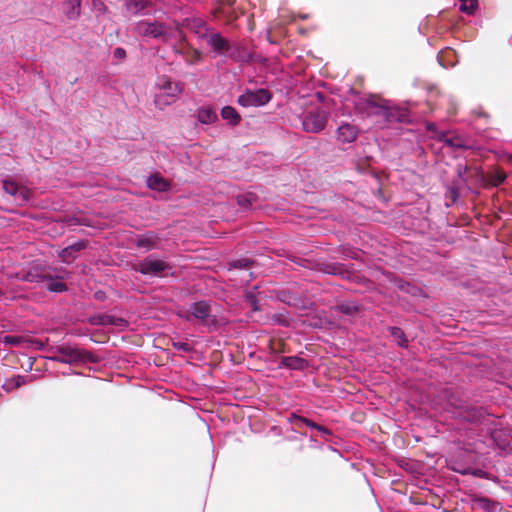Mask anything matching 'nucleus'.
Returning <instances> with one entry per match:
<instances>
[{
	"instance_id": "f257e3e1",
	"label": "nucleus",
	"mask_w": 512,
	"mask_h": 512,
	"mask_svg": "<svg viewBox=\"0 0 512 512\" xmlns=\"http://www.w3.org/2000/svg\"><path fill=\"white\" fill-rule=\"evenodd\" d=\"M183 92V85L166 75L157 78L155 83L154 104L159 110L175 103Z\"/></svg>"
},
{
	"instance_id": "f03ea898",
	"label": "nucleus",
	"mask_w": 512,
	"mask_h": 512,
	"mask_svg": "<svg viewBox=\"0 0 512 512\" xmlns=\"http://www.w3.org/2000/svg\"><path fill=\"white\" fill-rule=\"evenodd\" d=\"M327 123V112L323 109L315 108L307 111L302 120L303 130L308 133H319Z\"/></svg>"
},
{
	"instance_id": "7ed1b4c3",
	"label": "nucleus",
	"mask_w": 512,
	"mask_h": 512,
	"mask_svg": "<svg viewBox=\"0 0 512 512\" xmlns=\"http://www.w3.org/2000/svg\"><path fill=\"white\" fill-rule=\"evenodd\" d=\"M270 99L271 94L266 89L247 90L239 96L238 103L243 107H259L268 103Z\"/></svg>"
},
{
	"instance_id": "20e7f679",
	"label": "nucleus",
	"mask_w": 512,
	"mask_h": 512,
	"mask_svg": "<svg viewBox=\"0 0 512 512\" xmlns=\"http://www.w3.org/2000/svg\"><path fill=\"white\" fill-rule=\"evenodd\" d=\"M168 268V265L163 260L149 256L134 264V269L142 274L160 276Z\"/></svg>"
},
{
	"instance_id": "39448f33",
	"label": "nucleus",
	"mask_w": 512,
	"mask_h": 512,
	"mask_svg": "<svg viewBox=\"0 0 512 512\" xmlns=\"http://www.w3.org/2000/svg\"><path fill=\"white\" fill-rule=\"evenodd\" d=\"M357 108L359 111L370 115H387V105L384 100L377 96H369L368 98L362 99L358 104Z\"/></svg>"
},
{
	"instance_id": "423d86ee",
	"label": "nucleus",
	"mask_w": 512,
	"mask_h": 512,
	"mask_svg": "<svg viewBox=\"0 0 512 512\" xmlns=\"http://www.w3.org/2000/svg\"><path fill=\"white\" fill-rule=\"evenodd\" d=\"M53 359L62 363L72 364L81 361L83 357L80 350L68 346H62L58 348Z\"/></svg>"
},
{
	"instance_id": "0eeeda50",
	"label": "nucleus",
	"mask_w": 512,
	"mask_h": 512,
	"mask_svg": "<svg viewBox=\"0 0 512 512\" xmlns=\"http://www.w3.org/2000/svg\"><path fill=\"white\" fill-rule=\"evenodd\" d=\"M136 31L140 35L152 36L154 38L163 37L164 40L166 39L164 26L162 24L142 21L136 25Z\"/></svg>"
},
{
	"instance_id": "6e6552de",
	"label": "nucleus",
	"mask_w": 512,
	"mask_h": 512,
	"mask_svg": "<svg viewBox=\"0 0 512 512\" xmlns=\"http://www.w3.org/2000/svg\"><path fill=\"white\" fill-rule=\"evenodd\" d=\"M3 187L8 194L15 196L21 202H27L30 199L31 191L13 181H4Z\"/></svg>"
},
{
	"instance_id": "1a4fd4ad",
	"label": "nucleus",
	"mask_w": 512,
	"mask_h": 512,
	"mask_svg": "<svg viewBox=\"0 0 512 512\" xmlns=\"http://www.w3.org/2000/svg\"><path fill=\"white\" fill-rule=\"evenodd\" d=\"M336 134L338 141L342 143H351L356 139L358 129L354 125L345 123L338 127Z\"/></svg>"
},
{
	"instance_id": "9d476101",
	"label": "nucleus",
	"mask_w": 512,
	"mask_h": 512,
	"mask_svg": "<svg viewBox=\"0 0 512 512\" xmlns=\"http://www.w3.org/2000/svg\"><path fill=\"white\" fill-rule=\"evenodd\" d=\"M186 27L199 38H206L208 36V28L205 22L200 18L187 19Z\"/></svg>"
},
{
	"instance_id": "9b49d317",
	"label": "nucleus",
	"mask_w": 512,
	"mask_h": 512,
	"mask_svg": "<svg viewBox=\"0 0 512 512\" xmlns=\"http://www.w3.org/2000/svg\"><path fill=\"white\" fill-rule=\"evenodd\" d=\"M206 38L208 44L216 52L224 53L230 48L228 41L218 33L208 34Z\"/></svg>"
},
{
	"instance_id": "f8f14e48",
	"label": "nucleus",
	"mask_w": 512,
	"mask_h": 512,
	"mask_svg": "<svg viewBox=\"0 0 512 512\" xmlns=\"http://www.w3.org/2000/svg\"><path fill=\"white\" fill-rule=\"evenodd\" d=\"M158 240L159 238L155 233L149 232L140 236L136 240V244L138 247L144 248L146 250L157 249L159 247Z\"/></svg>"
},
{
	"instance_id": "ddd939ff",
	"label": "nucleus",
	"mask_w": 512,
	"mask_h": 512,
	"mask_svg": "<svg viewBox=\"0 0 512 512\" xmlns=\"http://www.w3.org/2000/svg\"><path fill=\"white\" fill-rule=\"evenodd\" d=\"M210 306L206 302H196L191 305L190 313L197 319L204 320L210 315Z\"/></svg>"
},
{
	"instance_id": "4468645a",
	"label": "nucleus",
	"mask_w": 512,
	"mask_h": 512,
	"mask_svg": "<svg viewBox=\"0 0 512 512\" xmlns=\"http://www.w3.org/2000/svg\"><path fill=\"white\" fill-rule=\"evenodd\" d=\"M147 185L149 188L157 191H165L167 190L169 184L162 176L159 174H154L148 177Z\"/></svg>"
},
{
	"instance_id": "2eb2a0df",
	"label": "nucleus",
	"mask_w": 512,
	"mask_h": 512,
	"mask_svg": "<svg viewBox=\"0 0 512 512\" xmlns=\"http://www.w3.org/2000/svg\"><path fill=\"white\" fill-rule=\"evenodd\" d=\"M42 282L46 289L52 292H62L66 290L65 284L59 279H53L47 275L42 276Z\"/></svg>"
},
{
	"instance_id": "dca6fc26",
	"label": "nucleus",
	"mask_w": 512,
	"mask_h": 512,
	"mask_svg": "<svg viewBox=\"0 0 512 512\" xmlns=\"http://www.w3.org/2000/svg\"><path fill=\"white\" fill-rule=\"evenodd\" d=\"M198 120L203 124H211L214 123L218 116L216 112L209 108V107H203L198 110L197 113Z\"/></svg>"
},
{
	"instance_id": "f3484780",
	"label": "nucleus",
	"mask_w": 512,
	"mask_h": 512,
	"mask_svg": "<svg viewBox=\"0 0 512 512\" xmlns=\"http://www.w3.org/2000/svg\"><path fill=\"white\" fill-rule=\"evenodd\" d=\"M81 0H67L64 11L69 19H76L80 15Z\"/></svg>"
},
{
	"instance_id": "a211bd4d",
	"label": "nucleus",
	"mask_w": 512,
	"mask_h": 512,
	"mask_svg": "<svg viewBox=\"0 0 512 512\" xmlns=\"http://www.w3.org/2000/svg\"><path fill=\"white\" fill-rule=\"evenodd\" d=\"M471 509L472 510H484L486 512H496L500 508L498 507V504L491 503L487 499H477V500L473 501Z\"/></svg>"
},
{
	"instance_id": "6ab92c4d",
	"label": "nucleus",
	"mask_w": 512,
	"mask_h": 512,
	"mask_svg": "<svg viewBox=\"0 0 512 512\" xmlns=\"http://www.w3.org/2000/svg\"><path fill=\"white\" fill-rule=\"evenodd\" d=\"M221 116L232 125L238 124L241 119L237 111L231 106L223 107L221 110Z\"/></svg>"
},
{
	"instance_id": "aec40b11",
	"label": "nucleus",
	"mask_w": 512,
	"mask_h": 512,
	"mask_svg": "<svg viewBox=\"0 0 512 512\" xmlns=\"http://www.w3.org/2000/svg\"><path fill=\"white\" fill-rule=\"evenodd\" d=\"M180 53L185 57L189 64H195L201 59V54L198 50L189 47L183 48Z\"/></svg>"
},
{
	"instance_id": "412c9836",
	"label": "nucleus",
	"mask_w": 512,
	"mask_h": 512,
	"mask_svg": "<svg viewBox=\"0 0 512 512\" xmlns=\"http://www.w3.org/2000/svg\"><path fill=\"white\" fill-rule=\"evenodd\" d=\"M282 364L292 369H303L306 362L299 357H285L282 359Z\"/></svg>"
},
{
	"instance_id": "4be33fe9",
	"label": "nucleus",
	"mask_w": 512,
	"mask_h": 512,
	"mask_svg": "<svg viewBox=\"0 0 512 512\" xmlns=\"http://www.w3.org/2000/svg\"><path fill=\"white\" fill-rule=\"evenodd\" d=\"M113 321H114V316L108 315V314H103V315H99L97 317H93L91 320L92 324H99V325H104V326H112Z\"/></svg>"
},
{
	"instance_id": "5701e85b",
	"label": "nucleus",
	"mask_w": 512,
	"mask_h": 512,
	"mask_svg": "<svg viewBox=\"0 0 512 512\" xmlns=\"http://www.w3.org/2000/svg\"><path fill=\"white\" fill-rule=\"evenodd\" d=\"M492 439L493 441L496 443V445L502 449V450H505L507 449L509 446H510V439H508L507 437L502 439L501 438V431L499 432H493L492 433Z\"/></svg>"
},
{
	"instance_id": "b1692460",
	"label": "nucleus",
	"mask_w": 512,
	"mask_h": 512,
	"mask_svg": "<svg viewBox=\"0 0 512 512\" xmlns=\"http://www.w3.org/2000/svg\"><path fill=\"white\" fill-rule=\"evenodd\" d=\"M23 383H24V378L22 376H15V377L7 380L4 383L3 388L6 390H11V389L20 387Z\"/></svg>"
},
{
	"instance_id": "393cba45",
	"label": "nucleus",
	"mask_w": 512,
	"mask_h": 512,
	"mask_svg": "<svg viewBox=\"0 0 512 512\" xmlns=\"http://www.w3.org/2000/svg\"><path fill=\"white\" fill-rule=\"evenodd\" d=\"M477 3V0H460V10L471 14L476 9Z\"/></svg>"
},
{
	"instance_id": "a878e982",
	"label": "nucleus",
	"mask_w": 512,
	"mask_h": 512,
	"mask_svg": "<svg viewBox=\"0 0 512 512\" xmlns=\"http://www.w3.org/2000/svg\"><path fill=\"white\" fill-rule=\"evenodd\" d=\"M81 249V245H75V246H70V247H67L65 248L62 253H61V258L63 261L65 262H69L70 261V258L73 257V252L74 251H78Z\"/></svg>"
},
{
	"instance_id": "bb28decb",
	"label": "nucleus",
	"mask_w": 512,
	"mask_h": 512,
	"mask_svg": "<svg viewBox=\"0 0 512 512\" xmlns=\"http://www.w3.org/2000/svg\"><path fill=\"white\" fill-rule=\"evenodd\" d=\"M391 335L395 338L399 346H406L407 340L405 339L401 329L396 327L391 328Z\"/></svg>"
},
{
	"instance_id": "cd10ccee",
	"label": "nucleus",
	"mask_w": 512,
	"mask_h": 512,
	"mask_svg": "<svg viewBox=\"0 0 512 512\" xmlns=\"http://www.w3.org/2000/svg\"><path fill=\"white\" fill-rule=\"evenodd\" d=\"M145 7L142 1H130L127 3L128 11L137 12Z\"/></svg>"
},
{
	"instance_id": "c85d7f7f",
	"label": "nucleus",
	"mask_w": 512,
	"mask_h": 512,
	"mask_svg": "<svg viewBox=\"0 0 512 512\" xmlns=\"http://www.w3.org/2000/svg\"><path fill=\"white\" fill-rule=\"evenodd\" d=\"M298 420H299L300 422L305 423L307 426H311V427H313V428L317 429L318 431H320V432H321V433H323V434H326V435H328V434H329V432H328V430H327V429H325V428H323V427H321V426H319V425H317V424H314V423L310 422V421H309V420H307V419L299 418Z\"/></svg>"
},
{
	"instance_id": "c756f323",
	"label": "nucleus",
	"mask_w": 512,
	"mask_h": 512,
	"mask_svg": "<svg viewBox=\"0 0 512 512\" xmlns=\"http://www.w3.org/2000/svg\"><path fill=\"white\" fill-rule=\"evenodd\" d=\"M112 326L119 330H122L124 327L127 326V321L123 318L114 316V321H113Z\"/></svg>"
},
{
	"instance_id": "7c9ffc66",
	"label": "nucleus",
	"mask_w": 512,
	"mask_h": 512,
	"mask_svg": "<svg viewBox=\"0 0 512 512\" xmlns=\"http://www.w3.org/2000/svg\"><path fill=\"white\" fill-rule=\"evenodd\" d=\"M339 309L343 312V313H346V314H351L353 313L354 311L357 310L356 306L352 305V304H341L339 306Z\"/></svg>"
},
{
	"instance_id": "2f4dec72",
	"label": "nucleus",
	"mask_w": 512,
	"mask_h": 512,
	"mask_svg": "<svg viewBox=\"0 0 512 512\" xmlns=\"http://www.w3.org/2000/svg\"><path fill=\"white\" fill-rule=\"evenodd\" d=\"M113 56L118 60H123L126 57V51L123 48L118 47L113 51Z\"/></svg>"
},
{
	"instance_id": "473e14b6",
	"label": "nucleus",
	"mask_w": 512,
	"mask_h": 512,
	"mask_svg": "<svg viewBox=\"0 0 512 512\" xmlns=\"http://www.w3.org/2000/svg\"><path fill=\"white\" fill-rule=\"evenodd\" d=\"M504 179H505V174L502 172H499L494 181V185L501 184L504 181Z\"/></svg>"
},
{
	"instance_id": "72a5a7b5",
	"label": "nucleus",
	"mask_w": 512,
	"mask_h": 512,
	"mask_svg": "<svg viewBox=\"0 0 512 512\" xmlns=\"http://www.w3.org/2000/svg\"><path fill=\"white\" fill-rule=\"evenodd\" d=\"M246 202H247V201H246V199H245L244 197H239V198H238V203H239L240 205H244V204H246Z\"/></svg>"
},
{
	"instance_id": "f704fd0d",
	"label": "nucleus",
	"mask_w": 512,
	"mask_h": 512,
	"mask_svg": "<svg viewBox=\"0 0 512 512\" xmlns=\"http://www.w3.org/2000/svg\"><path fill=\"white\" fill-rule=\"evenodd\" d=\"M473 473H474L475 475H478V476H482V475H483L482 471H480V470H478L477 472L475 471V472H473Z\"/></svg>"
},
{
	"instance_id": "c9c22d12",
	"label": "nucleus",
	"mask_w": 512,
	"mask_h": 512,
	"mask_svg": "<svg viewBox=\"0 0 512 512\" xmlns=\"http://www.w3.org/2000/svg\"><path fill=\"white\" fill-rule=\"evenodd\" d=\"M254 302H255V301H254V299H253V298H251V299H250V303H251V305H252L253 307H254Z\"/></svg>"
}]
</instances>
